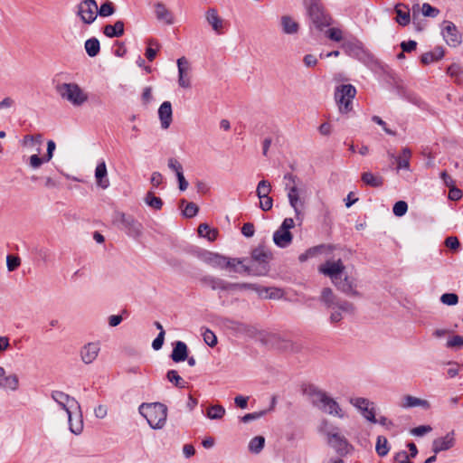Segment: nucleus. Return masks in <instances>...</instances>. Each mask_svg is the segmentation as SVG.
<instances>
[{"mask_svg": "<svg viewBox=\"0 0 463 463\" xmlns=\"http://www.w3.org/2000/svg\"><path fill=\"white\" fill-rule=\"evenodd\" d=\"M304 393L314 406L324 412L340 419L345 418V412L338 402L326 392L318 389L315 385H308L304 389Z\"/></svg>", "mask_w": 463, "mask_h": 463, "instance_id": "1", "label": "nucleus"}, {"mask_svg": "<svg viewBox=\"0 0 463 463\" xmlns=\"http://www.w3.org/2000/svg\"><path fill=\"white\" fill-rule=\"evenodd\" d=\"M18 387V376L14 373L6 375L5 368L0 366V388L14 392Z\"/></svg>", "mask_w": 463, "mask_h": 463, "instance_id": "24", "label": "nucleus"}, {"mask_svg": "<svg viewBox=\"0 0 463 463\" xmlns=\"http://www.w3.org/2000/svg\"><path fill=\"white\" fill-rule=\"evenodd\" d=\"M394 460L397 463H411L409 459V455L404 450L396 453L394 456Z\"/></svg>", "mask_w": 463, "mask_h": 463, "instance_id": "64", "label": "nucleus"}, {"mask_svg": "<svg viewBox=\"0 0 463 463\" xmlns=\"http://www.w3.org/2000/svg\"><path fill=\"white\" fill-rule=\"evenodd\" d=\"M139 412L144 416L152 429H162L167 418V407L160 402L142 403Z\"/></svg>", "mask_w": 463, "mask_h": 463, "instance_id": "3", "label": "nucleus"}, {"mask_svg": "<svg viewBox=\"0 0 463 463\" xmlns=\"http://www.w3.org/2000/svg\"><path fill=\"white\" fill-rule=\"evenodd\" d=\"M441 34L449 46L458 47L462 43V34L450 21H444L442 23Z\"/></svg>", "mask_w": 463, "mask_h": 463, "instance_id": "12", "label": "nucleus"}, {"mask_svg": "<svg viewBox=\"0 0 463 463\" xmlns=\"http://www.w3.org/2000/svg\"><path fill=\"white\" fill-rule=\"evenodd\" d=\"M453 433H448L446 436L433 440L432 450L435 454L449 449L454 446Z\"/></svg>", "mask_w": 463, "mask_h": 463, "instance_id": "26", "label": "nucleus"}, {"mask_svg": "<svg viewBox=\"0 0 463 463\" xmlns=\"http://www.w3.org/2000/svg\"><path fill=\"white\" fill-rule=\"evenodd\" d=\"M260 207L262 211L268 212L273 206V199L268 195L264 197H260Z\"/></svg>", "mask_w": 463, "mask_h": 463, "instance_id": "58", "label": "nucleus"}, {"mask_svg": "<svg viewBox=\"0 0 463 463\" xmlns=\"http://www.w3.org/2000/svg\"><path fill=\"white\" fill-rule=\"evenodd\" d=\"M148 45L149 47H147L146 51V57L147 58L148 61H152L156 56V51L153 49L151 46H158V43L157 41L151 39L148 41Z\"/></svg>", "mask_w": 463, "mask_h": 463, "instance_id": "60", "label": "nucleus"}, {"mask_svg": "<svg viewBox=\"0 0 463 463\" xmlns=\"http://www.w3.org/2000/svg\"><path fill=\"white\" fill-rule=\"evenodd\" d=\"M60 97L74 107H80L88 100V94L77 83H61L56 87Z\"/></svg>", "mask_w": 463, "mask_h": 463, "instance_id": "4", "label": "nucleus"}, {"mask_svg": "<svg viewBox=\"0 0 463 463\" xmlns=\"http://www.w3.org/2000/svg\"><path fill=\"white\" fill-rule=\"evenodd\" d=\"M445 245L454 250H457L460 247L459 241L457 237L450 236L445 240Z\"/></svg>", "mask_w": 463, "mask_h": 463, "instance_id": "63", "label": "nucleus"}, {"mask_svg": "<svg viewBox=\"0 0 463 463\" xmlns=\"http://www.w3.org/2000/svg\"><path fill=\"white\" fill-rule=\"evenodd\" d=\"M229 327L239 335L254 337L258 334V329L255 326L240 322V321H230Z\"/></svg>", "mask_w": 463, "mask_h": 463, "instance_id": "22", "label": "nucleus"}, {"mask_svg": "<svg viewBox=\"0 0 463 463\" xmlns=\"http://www.w3.org/2000/svg\"><path fill=\"white\" fill-rule=\"evenodd\" d=\"M280 26L285 34H297L299 30L298 23L289 15L281 16Z\"/></svg>", "mask_w": 463, "mask_h": 463, "instance_id": "30", "label": "nucleus"}, {"mask_svg": "<svg viewBox=\"0 0 463 463\" xmlns=\"http://www.w3.org/2000/svg\"><path fill=\"white\" fill-rule=\"evenodd\" d=\"M394 11L396 14V22L402 25L406 26L411 22L410 10L408 5L403 4H398L394 7Z\"/></svg>", "mask_w": 463, "mask_h": 463, "instance_id": "31", "label": "nucleus"}, {"mask_svg": "<svg viewBox=\"0 0 463 463\" xmlns=\"http://www.w3.org/2000/svg\"><path fill=\"white\" fill-rule=\"evenodd\" d=\"M51 398L58 404V406L66 412L67 415H70L71 412V408L76 406L80 410V404L74 397L70 396L69 394L54 390L51 392Z\"/></svg>", "mask_w": 463, "mask_h": 463, "instance_id": "13", "label": "nucleus"}, {"mask_svg": "<svg viewBox=\"0 0 463 463\" xmlns=\"http://www.w3.org/2000/svg\"><path fill=\"white\" fill-rule=\"evenodd\" d=\"M204 18L208 25L216 34L221 35L224 33L226 22L219 15L216 8H208L204 13Z\"/></svg>", "mask_w": 463, "mask_h": 463, "instance_id": "16", "label": "nucleus"}, {"mask_svg": "<svg viewBox=\"0 0 463 463\" xmlns=\"http://www.w3.org/2000/svg\"><path fill=\"white\" fill-rule=\"evenodd\" d=\"M266 412H267L266 411H261L247 413L241 418V421H243L244 423H247L251 420H258V419L261 418L262 416H264L266 414Z\"/></svg>", "mask_w": 463, "mask_h": 463, "instance_id": "61", "label": "nucleus"}, {"mask_svg": "<svg viewBox=\"0 0 463 463\" xmlns=\"http://www.w3.org/2000/svg\"><path fill=\"white\" fill-rule=\"evenodd\" d=\"M401 406L404 409L421 407L425 410H429L430 408V403L427 400L408 394L402 397Z\"/></svg>", "mask_w": 463, "mask_h": 463, "instance_id": "27", "label": "nucleus"}, {"mask_svg": "<svg viewBox=\"0 0 463 463\" xmlns=\"http://www.w3.org/2000/svg\"><path fill=\"white\" fill-rule=\"evenodd\" d=\"M95 178L98 186H99L100 188L107 189L109 186L107 166L104 161L97 165L95 169Z\"/></svg>", "mask_w": 463, "mask_h": 463, "instance_id": "28", "label": "nucleus"}, {"mask_svg": "<svg viewBox=\"0 0 463 463\" xmlns=\"http://www.w3.org/2000/svg\"><path fill=\"white\" fill-rule=\"evenodd\" d=\"M431 430V427L429 425H420L416 428H413L411 430V433L414 436H423L424 434L430 432Z\"/></svg>", "mask_w": 463, "mask_h": 463, "instance_id": "62", "label": "nucleus"}, {"mask_svg": "<svg viewBox=\"0 0 463 463\" xmlns=\"http://www.w3.org/2000/svg\"><path fill=\"white\" fill-rule=\"evenodd\" d=\"M230 290L229 291H235V290H243V289H251L256 291L259 296H263V292L268 293V289L262 288L261 286L257 284H250V283H231L230 282Z\"/></svg>", "mask_w": 463, "mask_h": 463, "instance_id": "38", "label": "nucleus"}, {"mask_svg": "<svg viewBox=\"0 0 463 463\" xmlns=\"http://www.w3.org/2000/svg\"><path fill=\"white\" fill-rule=\"evenodd\" d=\"M320 299L328 308H338L345 313H352L354 311L352 303L348 301H339L329 288H323Z\"/></svg>", "mask_w": 463, "mask_h": 463, "instance_id": "9", "label": "nucleus"}, {"mask_svg": "<svg viewBox=\"0 0 463 463\" xmlns=\"http://www.w3.org/2000/svg\"><path fill=\"white\" fill-rule=\"evenodd\" d=\"M325 35L328 39H330L331 41H334V42L339 43V42H343L344 41L343 31L340 28H337V27L328 28L325 32Z\"/></svg>", "mask_w": 463, "mask_h": 463, "instance_id": "48", "label": "nucleus"}, {"mask_svg": "<svg viewBox=\"0 0 463 463\" xmlns=\"http://www.w3.org/2000/svg\"><path fill=\"white\" fill-rule=\"evenodd\" d=\"M100 345L98 342L88 343L80 349V357L84 364L93 363L99 355Z\"/></svg>", "mask_w": 463, "mask_h": 463, "instance_id": "21", "label": "nucleus"}, {"mask_svg": "<svg viewBox=\"0 0 463 463\" xmlns=\"http://www.w3.org/2000/svg\"><path fill=\"white\" fill-rule=\"evenodd\" d=\"M166 378L178 388L185 387V382L180 377L175 370H169L166 373Z\"/></svg>", "mask_w": 463, "mask_h": 463, "instance_id": "50", "label": "nucleus"}, {"mask_svg": "<svg viewBox=\"0 0 463 463\" xmlns=\"http://www.w3.org/2000/svg\"><path fill=\"white\" fill-rule=\"evenodd\" d=\"M422 14L427 17H436L439 14V10L431 6L428 3H424L421 7Z\"/></svg>", "mask_w": 463, "mask_h": 463, "instance_id": "56", "label": "nucleus"}, {"mask_svg": "<svg viewBox=\"0 0 463 463\" xmlns=\"http://www.w3.org/2000/svg\"><path fill=\"white\" fill-rule=\"evenodd\" d=\"M408 211V204L404 201H398L394 203L392 212L393 214L397 217L403 216Z\"/></svg>", "mask_w": 463, "mask_h": 463, "instance_id": "52", "label": "nucleus"}, {"mask_svg": "<svg viewBox=\"0 0 463 463\" xmlns=\"http://www.w3.org/2000/svg\"><path fill=\"white\" fill-rule=\"evenodd\" d=\"M85 50L90 57H95L100 50L99 42L97 38H90L85 42Z\"/></svg>", "mask_w": 463, "mask_h": 463, "instance_id": "43", "label": "nucleus"}, {"mask_svg": "<svg viewBox=\"0 0 463 463\" xmlns=\"http://www.w3.org/2000/svg\"><path fill=\"white\" fill-rule=\"evenodd\" d=\"M145 203L155 210H160L163 206L161 198L154 195L152 192H147L145 196Z\"/></svg>", "mask_w": 463, "mask_h": 463, "instance_id": "46", "label": "nucleus"}, {"mask_svg": "<svg viewBox=\"0 0 463 463\" xmlns=\"http://www.w3.org/2000/svg\"><path fill=\"white\" fill-rule=\"evenodd\" d=\"M292 239L293 236L290 231L281 228H279L273 234L274 243L280 248L288 247L291 243Z\"/></svg>", "mask_w": 463, "mask_h": 463, "instance_id": "29", "label": "nucleus"}, {"mask_svg": "<svg viewBox=\"0 0 463 463\" xmlns=\"http://www.w3.org/2000/svg\"><path fill=\"white\" fill-rule=\"evenodd\" d=\"M262 288L268 289V293L263 292V296H260V298L276 299L282 297V291L279 288L266 287H262Z\"/></svg>", "mask_w": 463, "mask_h": 463, "instance_id": "54", "label": "nucleus"}, {"mask_svg": "<svg viewBox=\"0 0 463 463\" xmlns=\"http://www.w3.org/2000/svg\"><path fill=\"white\" fill-rule=\"evenodd\" d=\"M155 15L159 22H163L167 25L175 24L174 14L162 2H156L154 5Z\"/></svg>", "mask_w": 463, "mask_h": 463, "instance_id": "23", "label": "nucleus"}, {"mask_svg": "<svg viewBox=\"0 0 463 463\" xmlns=\"http://www.w3.org/2000/svg\"><path fill=\"white\" fill-rule=\"evenodd\" d=\"M318 430L326 437L327 444L340 455L345 456L353 449L346 438L341 433L337 426L329 420H324L319 425Z\"/></svg>", "mask_w": 463, "mask_h": 463, "instance_id": "2", "label": "nucleus"}, {"mask_svg": "<svg viewBox=\"0 0 463 463\" xmlns=\"http://www.w3.org/2000/svg\"><path fill=\"white\" fill-rule=\"evenodd\" d=\"M225 411L223 406L216 404L208 408L206 415L211 420H220L224 416Z\"/></svg>", "mask_w": 463, "mask_h": 463, "instance_id": "45", "label": "nucleus"}, {"mask_svg": "<svg viewBox=\"0 0 463 463\" xmlns=\"http://www.w3.org/2000/svg\"><path fill=\"white\" fill-rule=\"evenodd\" d=\"M463 346V336L454 335L447 342V347L449 348H460Z\"/></svg>", "mask_w": 463, "mask_h": 463, "instance_id": "59", "label": "nucleus"}, {"mask_svg": "<svg viewBox=\"0 0 463 463\" xmlns=\"http://www.w3.org/2000/svg\"><path fill=\"white\" fill-rule=\"evenodd\" d=\"M55 148V142L53 140H49L47 142V153L42 157L39 156L40 153L32 155L29 158V165L33 169H38L43 164L50 162L53 157Z\"/></svg>", "mask_w": 463, "mask_h": 463, "instance_id": "18", "label": "nucleus"}, {"mask_svg": "<svg viewBox=\"0 0 463 463\" xmlns=\"http://www.w3.org/2000/svg\"><path fill=\"white\" fill-rule=\"evenodd\" d=\"M392 158L396 159L397 169H406L410 170V159L411 156V152L408 147H404L402 150V154L400 156L395 157L393 154H390Z\"/></svg>", "mask_w": 463, "mask_h": 463, "instance_id": "35", "label": "nucleus"}, {"mask_svg": "<svg viewBox=\"0 0 463 463\" xmlns=\"http://www.w3.org/2000/svg\"><path fill=\"white\" fill-rule=\"evenodd\" d=\"M115 13V7L113 3L106 1L99 8H98L97 15L99 14L101 17H108Z\"/></svg>", "mask_w": 463, "mask_h": 463, "instance_id": "51", "label": "nucleus"}, {"mask_svg": "<svg viewBox=\"0 0 463 463\" xmlns=\"http://www.w3.org/2000/svg\"><path fill=\"white\" fill-rule=\"evenodd\" d=\"M362 181L371 187H381L383 184V177L380 175H374L372 172H364L361 176Z\"/></svg>", "mask_w": 463, "mask_h": 463, "instance_id": "36", "label": "nucleus"}, {"mask_svg": "<svg viewBox=\"0 0 463 463\" xmlns=\"http://www.w3.org/2000/svg\"><path fill=\"white\" fill-rule=\"evenodd\" d=\"M265 444V439L262 436H257L250 439L249 443V449L252 453H260Z\"/></svg>", "mask_w": 463, "mask_h": 463, "instance_id": "47", "label": "nucleus"}, {"mask_svg": "<svg viewBox=\"0 0 463 463\" xmlns=\"http://www.w3.org/2000/svg\"><path fill=\"white\" fill-rule=\"evenodd\" d=\"M345 267L340 259L337 260H327L318 267V271L329 277L333 284L336 279H341L345 275Z\"/></svg>", "mask_w": 463, "mask_h": 463, "instance_id": "11", "label": "nucleus"}, {"mask_svg": "<svg viewBox=\"0 0 463 463\" xmlns=\"http://www.w3.org/2000/svg\"><path fill=\"white\" fill-rule=\"evenodd\" d=\"M341 48L344 50L345 53L351 55L354 53L356 51L361 50L362 43L356 39L345 40L343 41Z\"/></svg>", "mask_w": 463, "mask_h": 463, "instance_id": "42", "label": "nucleus"}, {"mask_svg": "<svg viewBox=\"0 0 463 463\" xmlns=\"http://www.w3.org/2000/svg\"><path fill=\"white\" fill-rule=\"evenodd\" d=\"M308 14L312 23L315 26L323 31L325 27H328L332 24V18L326 13H325L323 7L314 0L307 8Z\"/></svg>", "mask_w": 463, "mask_h": 463, "instance_id": "8", "label": "nucleus"}, {"mask_svg": "<svg viewBox=\"0 0 463 463\" xmlns=\"http://www.w3.org/2000/svg\"><path fill=\"white\" fill-rule=\"evenodd\" d=\"M67 417L71 432L75 435H80L83 430V420L80 409L79 410V416L75 420L72 419V412L67 415Z\"/></svg>", "mask_w": 463, "mask_h": 463, "instance_id": "37", "label": "nucleus"}, {"mask_svg": "<svg viewBox=\"0 0 463 463\" xmlns=\"http://www.w3.org/2000/svg\"><path fill=\"white\" fill-rule=\"evenodd\" d=\"M178 68V85L183 89H190L192 87L191 71L192 67L189 61L184 57L177 59Z\"/></svg>", "mask_w": 463, "mask_h": 463, "instance_id": "14", "label": "nucleus"}, {"mask_svg": "<svg viewBox=\"0 0 463 463\" xmlns=\"http://www.w3.org/2000/svg\"><path fill=\"white\" fill-rule=\"evenodd\" d=\"M375 451L380 457H384L389 453L390 445L388 439L384 436L377 437Z\"/></svg>", "mask_w": 463, "mask_h": 463, "instance_id": "41", "label": "nucleus"}, {"mask_svg": "<svg viewBox=\"0 0 463 463\" xmlns=\"http://www.w3.org/2000/svg\"><path fill=\"white\" fill-rule=\"evenodd\" d=\"M114 222L119 229L123 230L130 237L137 238L142 233V224L132 215L117 213Z\"/></svg>", "mask_w": 463, "mask_h": 463, "instance_id": "7", "label": "nucleus"}, {"mask_svg": "<svg viewBox=\"0 0 463 463\" xmlns=\"http://www.w3.org/2000/svg\"><path fill=\"white\" fill-rule=\"evenodd\" d=\"M226 262H228L225 265L224 269H230L231 271L234 272H249L250 269L247 266L243 264V260L240 258H228L226 257Z\"/></svg>", "mask_w": 463, "mask_h": 463, "instance_id": "39", "label": "nucleus"}, {"mask_svg": "<svg viewBox=\"0 0 463 463\" xmlns=\"http://www.w3.org/2000/svg\"><path fill=\"white\" fill-rule=\"evenodd\" d=\"M158 117L163 129H167L173 120V110L170 101H164L158 109Z\"/></svg>", "mask_w": 463, "mask_h": 463, "instance_id": "25", "label": "nucleus"}, {"mask_svg": "<svg viewBox=\"0 0 463 463\" xmlns=\"http://www.w3.org/2000/svg\"><path fill=\"white\" fill-rule=\"evenodd\" d=\"M42 143H43V136L41 134L26 135L24 137V139H23L24 146H38V147L36 148L37 153L41 152L40 146H42Z\"/></svg>", "mask_w": 463, "mask_h": 463, "instance_id": "44", "label": "nucleus"}, {"mask_svg": "<svg viewBox=\"0 0 463 463\" xmlns=\"http://www.w3.org/2000/svg\"><path fill=\"white\" fill-rule=\"evenodd\" d=\"M271 192V184L267 180H261L259 182L256 189V194L260 197L268 196Z\"/></svg>", "mask_w": 463, "mask_h": 463, "instance_id": "49", "label": "nucleus"}, {"mask_svg": "<svg viewBox=\"0 0 463 463\" xmlns=\"http://www.w3.org/2000/svg\"><path fill=\"white\" fill-rule=\"evenodd\" d=\"M203 337L207 345L213 347L217 345V337L212 330L205 329L203 333Z\"/></svg>", "mask_w": 463, "mask_h": 463, "instance_id": "53", "label": "nucleus"}, {"mask_svg": "<svg viewBox=\"0 0 463 463\" xmlns=\"http://www.w3.org/2000/svg\"><path fill=\"white\" fill-rule=\"evenodd\" d=\"M440 301L448 306H454L458 302V297L455 293H445L440 297Z\"/></svg>", "mask_w": 463, "mask_h": 463, "instance_id": "55", "label": "nucleus"}, {"mask_svg": "<svg viewBox=\"0 0 463 463\" xmlns=\"http://www.w3.org/2000/svg\"><path fill=\"white\" fill-rule=\"evenodd\" d=\"M171 358L174 362L179 363L187 358V345L182 341H177L172 351Z\"/></svg>", "mask_w": 463, "mask_h": 463, "instance_id": "33", "label": "nucleus"}, {"mask_svg": "<svg viewBox=\"0 0 463 463\" xmlns=\"http://www.w3.org/2000/svg\"><path fill=\"white\" fill-rule=\"evenodd\" d=\"M97 12L98 5L95 0H83L77 5V14L85 24L94 23Z\"/></svg>", "mask_w": 463, "mask_h": 463, "instance_id": "10", "label": "nucleus"}, {"mask_svg": "<svg viewBox=\"0 0 463 463\" xmlns=\"http://www.w3.org/2000/svg\"><path fill=\"white\" fill-rule=\"evenodd\" d=\"M445 52L442 47L438 46L433 51L425 52L420 57V61L428 65L443 58Z\"/></svg>", "mask_w": 463, "mask_h": 463, "instance_id": "34", "label": "nucleus"}, {"mask_svg": "<svg viewBox=\"0 0 463 463\" xmlns=\"http://www.w3.org/2000/svg\"><path fill=\"white\" fill-rule=\"evenodd\" d=\"M103 33L109 38L120 37L124 34V23L121 20L114 24H107L103 27Z\"/></svg>", "mask_w": 463, "mask_h": 463, "instance_id": "32", "label": "nucleus"}, {"mask_svg": "<svg viewBox=\"0 0 463 463\" xmlns=\"http://www.w3.org/2000/svg\"><path fill=\"white\" fill-rule=\"evenodd\" d=\"M198 213V207L194 203H186L184 209L183 210L184 216L187 218H192L195 216Z\"/></svg>", "mask_w": 463, "mask_h": 463, "instance_id": "57", "label": "nucleus"}, {"mask_svg": "<svg viewBox=\"0 0 463 463\" xmlns=\"http://www.w3.org/2000/svg\"><path fill=\"white\" fill-rule=\"evenodd\" d=\"M198 234L201 237L206 238L209 241H213L217 239L218 231L211 229L206 223H201L198 227Z\"/></svg>", "mask_w": 463, "mask_h": 463, "instance_id": "40", "label": "nucleus"}, {"mask_svg": "<svg viewBox=\"0 0 463 463\" xmlns=\"http://www.w3.org/2000/svg\"><path fill=\"white\" fill-rule=\"evenodd\" d=\"M350 403L358 409L363 417L372 423H376L377 419L375 418V411L373 403L369 400L362 397L352 398Z\"/></svg>", "mask_w": 463, "mask_h": 463, "instance_id": "15", "label": "nucleus"}, {"mask_svg": "<svg viewBox=\"0 0 463 463\" xmlns=\"http://www.w3.org/2000/svg\"><path fill=\"white\" fill-rule=\"evenodd\" d=\"M286 181L285 188L288 192V198L290 206L294 209L297 218L301 214L304 201L301 200V190L297 185L298 177L290 173L284 175Z\"/></svg>", "mask_w": 463, "mask_h": 463, "instance_id": "5", "label": "nucleus"}, {"mask_svg": "<svg viewBox=\"0 0 463 463\" xmlns=\"http://www.w3.org/2000/svg\"><path fill=\"white\" fill-rule=\"evenodd\" d=\"M334 285L336 287V288L343 293H345L346 296L349 297H356L359 296V293L356 289V283L355 279L346 274L345 271V275L341 277V279H336L335 282H334Z\"/></svg>", "mask_w": 463, "mask_h": 463, "instance_id": "17", "label": "nucleus"}, {"mask_svg": "<svg viewBox=\"0 0 463 463\" xmlns=\"http://www.w3.org/2000/svg\"><path fill=\"white\" fill-rule=\"evenodd\" d=\"M200 283L202 286L210 288L213 290H230V282L212 275H205L200 278Z\"/></svg>", "mask_w": 463, "mask_h": 463, "instance_id": "20", "label": "nucleus"}, {"mask_svg": "<svg viewBox=\"0 0 463 463\" xmlns=\"http://www.w3.org/2000/svg\"><path fill=\"white\" fill-rule=\"evenodd\" d=\"M199 258L202 261L212 266L213 268L221 269H224L225 265L228 263L226 262V256L208 250L203 251L199 255Z\"/></svg>", "mask_w": 463, "mask_h": 463, "instance_id": "19", "label": "nucleus"}, {"mask_svg": "<svg viewBox=\"0 0 463 463\" xmlns=\"http://www.w3.org/2000/svg\"><path fill=\"white\" fill-rule=\"evenodd\" d=\"M355 95L356 89L352 84H343L335 88V99L341 113L347 114L352 110Z\"/></svg>", "mask_w": 463, "mask_h": 463, "instance_id": "6", "label": "nucleus"}]
</instances>
